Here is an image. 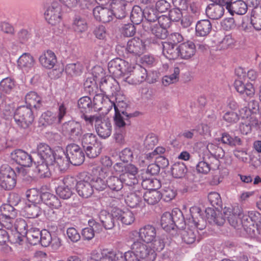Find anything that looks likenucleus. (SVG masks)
<instances>
[{
	"instance_id": "obj_1",
	"label": "nucleus",
	"mask_w": 261,
	"mask_h": 261,
	"mask_svg": "<svg viewBox=\"0 0 261 261\" xmlns=\"http://www.w3.org/2000/svg\"><path fill=\"white\" fill-rule=\"evenodd\" d=\"M191 217L187 219L185 223L189 227L182 231V240L187 244H192L196 239L197 230H203L206 227V222L201 217V211L199 207L193 206L190 210Z\"/></svg>"
},
{
	"instance_id": "obj_2",
	"label": "nucleus",
	"mask_w": 261,
	"mask_h": 261,
	"mask_svg": "<svg viewBox=\"0 0 261 261\" xmlns=\"http://www.w3.org/2000/svg\"><path fill=\"white\" fill-rule=\"evenodd\" d=\"M114 168L117 172H121L120 178L123 184L128 186L138 185V168L133 164L123 166L121 163H117L114 166Z\"/></svg>"
},
{
	"instance_id": "obj_3",
	"label": "nucleus",
	"mask_w": 261,
	"mask_h": 261,
	"mask_svg": "<svg viewBox=\"0 0 261 261\" xmlns=\"http://www.w3.org/2000/svg\"><path fill=\"white\" fill-rule=\"evenodd\" d=\"M108 68L109 73L112 75L116 77L122 76L124 78L129 73H131L133 68L128 62L120 58H116L109 62Z\"/></svg>"
},
{
	"instance_id": "obj_4",
	"label": "nucleus",
	"mask_w": 261,
	"mask_h": 261,
	"mask_svg": "<svg viewBox=\"0 0 261 261\" xmlns=\"http://www.w3.org/2000/svg\"><path fill=\"white\" fill-rule=\"evenodd\" d=\"M110 103L111 109L114 107L115 110V116L114 120L115 123V129H125L127 124H129L128 119L132 116V114H128L121 108V105L124 104L123 102H116V103L108 100Z\"/></svg>"
},
{
	"instance_id": "obj_5",
	"label": "nucleus",
	"mask_w": 261,
	"mask_h": 261,
	"mask_svg": "<svg viewBox=\"0 0 261 261\" xmlns=\"http://www.w3.org/2000/svg\"><path fill=\"white\" fill-rule=\"evenodd\" d=\"M14 119L19 126L26 128L32 123L34 116L31 108L28 106H21L16 109Z\"/></svg>"
},
{
	"instance_id": "obj_6",
	"label": "nucleus",
	"mask_w": 261,
	"mask_h": 261,
	"mask_svg": "<svg viewBox=\"0 0 261 261\" xmlns=\"http://www.w3.org/2000/svg\"><path fill=\"white\" fill-rule=\"evenodd\" d=\"M16 183L15 171L8 165L0 167V186L4 189H12Z\"/></svg>"
},
{
	"instance_id": "obj_7",
	"label": "nucleus",
	"mask_w": 261,
	"mask_h": 261,
	"mask_svg": "<svg viewBox=\"0 0 261 261\" xmlns=\"http://www.w3.org/2000/svg\"><path fill=\"white\" fill-rule=\"evenodd\" d=\"M131 249L136 252L141 261L146 259L148 261H153L156 257V253L149 247V244H144L140 241H136L132 245Z\"/></svg>"
},
{
	"instance_id": "obj_8",
	"label": "nucleus",
	"mask_w": 261,
	"mask_h": 261,
	"mask_svg": "<svg viewBox=\"0 0 261 261\" xmlns=\"http://www.w3.org/2000/svg\"><path fill=\"white\" fill-rule=\"evenodd\" d=\"M223 213L230 225L236 229H241V219L242 216H243V211L241 207L237 206L234 207L232 210L225 207L223 210Z\"/></svg>"
},
{
	"instance_id": "obj_9",
	"label": "nucleus",
	"mask_w": 261,
	"mask_h": 261,
	"mask_svg": "<svg viewBox=\"0 0 261 261\" xmlns=\"http://www.w3.org/2000/svg\"><path fill=\"white\" fill-rule=\"evenodd\" d=\"M132 70L130 75L124 77V81L132 85H138L146 81L147 78L146 69L140 66L137 65L132 66Z\"/></svg>"
},
{
	"instance_id": "obj_10",
	"label": "nucleus",
	"mask_w": 261,
	"mask_h": 261,
	"mask_svg": "<svg viewBox=\"0 0 261 261\" xmlns=\"http://www.w3.org/2000/svg\"><path fill=\"white\" fill-rule=\"evenodd\" d=\"M66 152L71 164L79 166L85 160V153L82 149L75 144H70L66 147Z\"/></svg>"
},
{
	"instance_id": "obj_11",
	"label": "nucleus",
	"mask_w": 261,
	"mask_h": 261,
	"mask_svg": "<svg viewBox=\"0 0 261 261\" xmlns=\"http://www.w3.org/2000/svg\"><path fill=\"white\" fill-rule=\"evenodd\" d=\"M61 7L56 2H53L45 12V19L51 25H55L61 20Z\"/></svg>"
},
{
	"instance_id": "obj_12",
	"label": "nucleus",
	"mask_w": 261,
	"mask_h": 261,
	"mask_svg": "<svg viewBox=\"0 0 261 261\" xmlns=\"http://www.w3.org/2000/svg\"><path fill=\"white\" fill-rule=\"evenodd\" d=\"M93 15L96 20L102 23L109 22L115 17L113 11L111 8L102 6L95 7L93 10Z\"/></svg>"
},
{
	"instance_id": "obj_13",
	"label": "nucleus",
	"mask_w": 261,
	"mask_h": 261,
	"mask_svg": "<svg viewBox=\"0 0 261 261\" xmlns=\"http://www.w3.org/2000/svg\"><path fill=\"white\" fill-rule=\"evenodd\" d=\"M76 181L73 177H66L63 179V185L59 186L56 189L58 196L64 199L69 198L73 194L72 189Z\"/></svg>"
},
{
	"instance_id": "obj_14",
	"label": "nucleus",
	"mask_w": 261,
	"mask_h": 261,
	"mask_svg": "<svg viewBox=\"0 0 261 261\" xmlns=\"http://www.w3.org/2000/svg\"><path fill=\"white\" fill-rule=\"evenodd\" d=\"M158 23L151 28L152 33L157 38L165 39L167 36V28L170 25L169 19L167 16L162 15L159 17Z\"/></svg>"
},
{
	"instance_id": "obj_15",
	"label": "nucleus",
	"mask_w": 261,
	"mask_h": 261,
	"mask_svg": "<svg viewBox=\"0 0 261 261\" xmlns=\"http://www.w3.org/2000/svg\"><path fill=\"white\" fill-rule=\"evenodd\" d=\"M126 50L128 53L137 58L144 53L145 46L142 40L138 38H134L127 42Z\"/></svg>"
},
{
	"instance_id": "obj_16",
	"label": "nucleus",
	"mask_w": 261,
	"mask_h": 261,
	"mask_svg": "<svg viewBox=\"0 0 261 261\" xmlns=\"http://www.w3.org/2000/svg\"><path fill=\"white\" fill-rule=\"evenodd\" d=\"M11 158L17 164L24 167L31 166L33 162L36 164L31 155L21 149H16L13 151L11 154Z\"/></svg>"
},
{
	"instance_id": "obj_17",
	"label": "nucleus",
	"mask_w": 261,
	"mask_h": 261,
	"mask_svg": "<svg viewBox=\"0 0 261 261\" xmlns=\"http://www.w3.org/2000/svg\"><path fill=\"white\" fill-rule=\"evenodd\" d=\"M38 156L41 162H46V164H54L55 151L45 143H40L37 147Z\"/></svg>"
},
{
	"instance_id": "obj_18",
	"label": "nucleus",
	"mask_w": 261,
	"mask_h": 261,
	"mask_svg": "<svg viewBox=\"0 0 261 261\" xmlns=\"http://www.w3.org/2000/svg\"><path fill=\"white\" fill-rule=\"evenodd\" d=\"M63 131L72 139H77L83 134L81 124L76 121H69L63 125Z\"/></svg>"
},
{
	"instance_id": "obj_19",
	"label": "nucleus",
	"mask_w": 261,
	"mask_h": 261,
	"mask_svg": "<svg viewBox=\"0 0 261 261\" xmlns=\"http://www.w3.org/2000/svg\"><path fill=\"white\" fill-rule=\"evenodd\" d=\"M88 177L81 180L76 184V189L79 195L83 198L90 197L94 193V190Z\"/></svg>"
},
{
	"instance_id": "obj_20",
	"label": "nucleus",
	"mask_w": 261,
	"mask_h": 261,
	"mask_svg": "<svg viewBox=\"0 0 261 261\" xmlns=\"http://www.w3.org/2000/svg\"><path fill=\"white\" fill-rule=\"evenodd\" d=\"M178 212L179 215L181 214V212L178 210L172 211V213H164L161 219V225L162 228L166 231H169L173 230L175 226V218L174 215Z\"/></svg>"
},
{
	"instance_id": "obj_21",
	"label": "nucleus",
	"mask_w": 261,
	"mask_h": 261,
	"mask_svg": "<svg viewBox=\"0 0 261 261\" xmlns=\"http://www.w3.org/2000/svg\"><path fill=\"white\" fill-rule=\"evenodd\" d=\"M113 216H115L117 220H119L125 225H131L135 220V217L134 213L127 208L123 210L114 208Z\"/></svg>"
},
{
	"instance_id": "obj_22",
	"label": "nucleus",
	"mask_w": 261,
	"mask_h": 261,
	"mask_svg": "<svg viewBox=\"0 0 261 261\" xmlns=\"http://www.w3.org/2000/svg\"><path fill=\"white\" fill-rule=\"evenodd\" d=\"M55 162L54 165H56L61 171L66 170L70 163L68 156L63 149L58 148L55 150Z\"/></svg>"
},
{
	"instance_id": "obj_23",
	"label": "nucleus",
	"mask_w": 261,
	"mask_h": 261,
	"mask_svg": "<svg viewBox=\"0 0 261 261\" xmlns=\"http://www.w3.org/2000/svg\"><path fill=\"white\" fill-rule=\"evenodd\" d=\"M138 234L140 239L147 244L152 242L156 238V229L150 225H147L140 228Z\"/></svg>"
},
{
	"instance_id": "obj_24",
	"label": "nucleus",
	"mask_w": 261,
	"mask_h": 261,
	"mask_svg": "<svg viewBox=\"0 0 261 261\" xmlns=\"http://www.w3.org/2000/svg\"><path fill=\"white\" fill-rule=\"evenodd\" d=\"M179 57L182 59H191L196 53V47L192 41H187L179 45Z\"/></svg>"
},
{
	"instance_id": "obj_25",
	"label": "nucleus",
	"mask_w": 261,
	"mask_h": 261,
	"mask_svg": "<svg viewBox=\"0 0 261 261\" xmlns=\"http://www.w3.org/2000/svg\"><path fill=\"white\" fill-rule=\"evenodd\" d=\"M226 4V9L231 15H233V14L244 15L246 13L248 9L247 5L242 0L231 3H228L227 0Z\"/></svg>"
},
{
	"instance_id": "obj_26",
	"label": "nucleus",
	"mask_w": 261,
	"mask_h": 261,
	"mask_svg": "<svg viewBox=\"0 0 261 261\" xmlns=\"http://www.w3.org/2000/svg\"><path fill=\"white\" fill-rule=\"evenodd\" d=\"M96 131L98 135L103 139L110 136L112 133V125L108 119H102L97 124H95Z\"/></svg>"
},
{
	"instance_id": "obj_27",
	"label": "nucleus",
	"mask_w": 261,
	"mask_h": 261,
	"mask_svg": "<svg viewBox=\"0 0 261 261\" xmlns=\"http://www.w3.org/2000/svg\"><path fill=\"white\" fill-rule=\"evenodd\" d=\"M17 65L23 72H28L34 66V58L29 53H24L18 59Z\"/></svg>"
},
{
	"instance_id": "obj_28",
	"label": "nucleus",
	"mask_w": 261,
	"mask_h": 261,
	"mask_svg": "<svg viewBox=\"0 0 261 261\" xmlns=\"http://www.w3.org/2000/svg\"><path fill=\"white\" fill-rule=\"evenodd\" d=\"M39 60L41 65L47 69L53 68L57 62L55 53L50 50L43 52L40 55Z\"/></svg>"
},
{
	"instance_id": "obj_29",
	"label": "nucleus",
	"mask_w": 261,
	"mask_h": 261,
	"mask_svg": "<svg viewBox=\"0 0 261 261\" xmlns=\"http://www.w3.org/2000/svg\"><path fill=\"white\" fill-rule=\"evenodd\" d=\"M163 45V54L169 60H174L179 57V46L177 47L174 43L164 42Z\"/></svg>"
},
{
	"instance_id": "obj_30",
	"label": "nucleus",
	"mask_w": 261,
	"mask_h": 261,
	"mask_svg": "<svg viewBox=\"0 0 261 261\" xmlns=\"http://www.w3.org/2000/svg\"><path fill=\"white\" fill-rule=\"evenodd\" d=\"M234 86L236 90L241 94L250 97L254 94L255 89L251 83H244L241 79H238L235 81Z\"/></svg>"
},
{
	"instance_id": "obj_31",
	"label": "nucleus",
	"mask_w": 261,
	"mask_h": 261,
	"mask_svg": "<svg viewBox=\"0 0 261 261\" xmlns=\"http://www.w3.org/2000/svg\"><path fill=\"white\" fill-rule=\"evenodd\" d=\"M100 163L101 167H96L92 169V173L96 174L95 172L98 171L100 172V175L102 177H107L111 171V168L113 164L112 161L110 158L107 156H104L101 158Z\"/></svg>"
},
{
	"instance_id": "obj_32",
	"label": "nucleus",
	"mask_w": 261,
	"mask_h": 261,
	"mask_svg": "<svg viewBox=\"0 0 261 261\" xmlns=\"http://www.w3.org/2000/svg\"><path fill=\"white\" fill-rule=\"evenodd\" d=\"M226 3L223 4H216L212 5L207 7L206 13L207 15L212 19H218L223 15L224 12V7L226 8Z\"/></svg>"
},
{
	"instance_id": "obj_33",
	"label": "nucleus",
	"mask_w": 261,
	"mask_h": 261,
	"mask_svg": "<svg viewBox=\"0 0 261 261\" xmlns=\"http://www.w3.org/2000/svg\"><path fill=\"white\" fill-rule=\"evenodd\" d=\"M241 219V228H243L245 231L250 236H255L256 232H259L260 229H257V226L254 224L252 221L250 220V218L246 214L243 213V216H242Z\"/></svg>"
},
{
	"instance_id": "obj_34",
	"label": "nucleus",
	"mask_w": 261,
	"mask_h": 261,
	"mask_svg": "<svg viewBox=\"0 0 261 261\" xmlns=\"http://www.w3.org/2000/svg\"><path fill=\"white\" fill-rule=\"evenodd\" d=\"M212 29V24L210 20L203 19L198 21L196 25V35L199 37L207 36Z\"/></svg>"
},
{
	"instance_id": "obj_35",
	"label": "nucleus",
	"mask_w": 261,
	"mask_h": 261,
	"mask_svg": "<svg viewBox=\"0 0 261 261\" xmlns=\"http://www.w3.org/2000/svg\"><path fill=\"white\" fill-rule=\"evenodd\" d=\"M114 208L112 213L110 214L106 211L100 212L99 217L101 223L106 229H111L115 225V219H117L115 216H113Z\"/></svg>"
},
{
	"instance_id": "obj_36",
	"label": "nucleus",
	"mask_w": 261,
	"mask_h": 261,
	"mask_svg": "<svg viewBox=\"0 0 261 261\" xmlns=\"http://www.w3.org/2000/svg\"><path fill=\"white\" fill-rule=\"evenodd\" d=\"M25 102L29 108L39 109L42 106L41 97L34 91H30L25 96Z\"/></svg>"
},
{
	"instance_id": "obj_37",
	"label": "nucleus",
	"mask_w": 261,
	"mask_h": 261,
	"mask_svg": "<svg viewBox=\"0 0 261 261\" xmlns=\"http://www.w3.org/2000/svg\"><path fill=\"white\" fill-rule=\"evenodd\" d=\"M206 217L211 222H213L218 225H223L226 218L224 213L218 212V214L212 208H207L205 210Z\"/></svg>"
},
{
	"instance_id": "obj_38",
	"label": "nucleus",
	"mask_w": 261,
	"mask_h": 261,
	"mask_svg": "<svg viewBox=\"0 0 261 261\" xmlns=\"http://www.w3.org/2000/svg\"><path fill=\"white\" fill-rule=\"evenodd\" d=\"M39 123L45 126L60 123L57 114L50 111H47L41 115L39 118Z\"/></svg>"
},
{
	"instance_id": "obj_39",
	"label": "nucleus",
	"mask_w": 261,
	"mask_h": 261,
	"mask_svg": "<svg viewBox=\"0 0 261 261\" xmlns=\"http://www.w3.org/2000/svg\"><path fill=\"white\" fill-rule=\"evenodd\" d=\"M143 196L142 190H138L129 194L125 199L126 204L132 208H135L139 205L142 202Z\"/></svg>"
},
{
	"instance_id": "obj_40",
	"label": "nucleus",
	"mask_w": 261,
	"mask_h": 261,
	"mask_svg": "<svg viewBox=\"0 0 261 261\" xmlns=\"http://www.w3.org/2000/svg\"><path fill=\"white\" fill-rule=\"evenodd\" d=\"M42 201L52 209H58L61 206V202L58 197L48 192L43 193Z\"/></svg>"
},
{
	"instance_id": "obj_41",
	"label": "nucleus",
	"mask_w": 261,
	"mask_h": 261,
	"mask_svg": "<svg viewBox=\"0 0 261 261\" xmlns=\"http://www.w3.org/2000/svg\"><path fill=\"white\" fill-rule=\"evenodd\" d=\"M143 192V196L144 201L148 204L154 205L157 203L161 198V193L156 190Z\"/></svg>"
},
{
	"instance_id": "obj_42",
	"label": "nucleus",
	"mask_w": 261,
	"mask_h": 261,
	"mask_svg": "<svg viewBox=\"0 0 261 261\" xmlns=\"http://www.w3.org/2000/svg\"><path fill=\"white\" fill-rule=\"evenodd\" d=\"M97 176L93 178L92 179H89L93 189L97 191H102L106 189L107 187V181H106L104 179L106 177H102L100 175V172L98 171L95 172Z\"/></svg>"
},
{
	"instance_id": "obj_43",
	"label": "nucleus",
	"mask_w": 261,
	"mask_h": 261,
	"mask_svg": "<svg viewBox=\"0 0 261 261\" xmlns=\"http://www.w3.org/2000/svg\"><path fill=\"white\" fill-rule=\"evenodd\" d=\"M72 28L74 32L77 33H82L87 31L88 29L87 22L85 18L80 16H76L73 19Z\"/></svg>"
},
{
	"instance_id": "obj_44",
	"label": "nucleus",
	"mask_w": 261,
	"mask_h": 261,
	"mask_svg": "<svg viewBox=\"0 0 261 261\" xmlns=\"http://www.w3.org/2000/svg\"><path fill=\"white\" fill-rule=\"evenodd\" d=\"M107 184L112 191L118 192L122 189L123 182L120 176H111L107 180Z\"/></svg>"
},
{
	"instance_id": "obj_45",
	"label": "nucleus",
	"mask_w": 261,
	"mask_h": 261,
	"mask_svg": "<svg viewBox=\"0 0 261 261\" xmlns=\"http://www.w3.org/2000/svg\"><path fill=\"white\" fill-rule=\"evenodd\" d=\"M251 23L255 30H261V6L256 7L252 10Z\"/></svg>"
},
{
	"instance_id": "obj_46",
	"label": "nucleus",
	"mask_w": 261,
	"mask_h": 261,
	"mask_svg": "<svg viewBox=\"0 0 261 261\" xmlns=\"http://www.w3.org/2000/svg\"><path fill=\"white\" fill-rule=\"evenodd\" d=\"M41 231L36 228H31L25 234L29 243L35 245L39 243Z\"/></svg>"
},
{
	"instance_id": "obj_47",
	"label": "nucleus",
	"mask_w": 261,
	"mask_h": 261,
	"mask_svg": "<svg viewBox=\"0 0 261 261\" xmlns=\"http://www.w3.org/2000/svg\"><path fill=\"white\" fill-rule=\"evenodd\" d=\"M78 108L84 113L89 112L93 108L91 98L88 96L81 97L78 101Z\"/></svg>"
},
{
	"instance_id": "obj_48",
	"label": "nucleus",
	"mask_w": 261,
	"mask_h": 261,
	"mask_svg": "<svg viewBox=\"0 0 261 261\" xmlns=\"http://www.w3.org/2000/svg\"><path fill=\"white\" fill-rule=\"evenodd\" d=\"M187 171L186 165L183 163H176L172 167L171 172L175 178H182L185 176Z\"/></svg>"
},
{
	"instance_id": "obj_49",
	"label": "nucleus",
	"mask_w": 261,
	"mask_h": 261,
	"mask_svg": "<svg viewBox=\"0 0 261 261\" xmlns=\"http://www.w3.org/2000/svg\"><path fill=\"white\" fill-rule=\"evenodd\" d=\"M26 196L29 201L32 203H39L42 201L43 193L41 194L40 191L37 189L33 188L28 190L26 192Z\"/></svg>"
},
{
	"instance_id": "obj_50",
	"label": "nucleus",
	"mask_w": 261,
	"mask_h": 261,
	"mask_svg": "<svg viewBox=\"0 0 261 261\" xmlns=\"http://www.w3.org/2000/svg\"><path fill=\"white\" fill-rule=\"evenodd\" d=\"M81 142L85 148L88 147V146L96 145L97 143H100L98 141L96 135L91 133L83 135L81 138Z\"/></svg>"
},
{
	"instance_id": "obj_51",
	"label": "nucleus",
	"mask_w": 261,
	"mask_h": 261,
	"mask_svg": "<svg viewBox=\"0 0 261 261\" xmlns=\"http://www.w3.org/2000/svg\"><path fill=\"white\" fill-rule=\"evenodd\" d=\"M221 141L223 143L231 146L242 144V140L239 137L230 136L227 133H224L222 135Z\"/></svg>"
},
{
	"instance_id": "obj_52",
	"label": "nucleus",
	"mask_w": 261,
	"mask_h": 261,
	"mask_svg": "<svg viewBox=\"0 0 261 261\" xmlns=\"http://www.w3.org/2000/svg\"><path fill=\"white\" fill-rule=\"evenodd\" d=\"M141 185L144 189L148 191L157 190L161 187V183L159 180L147 177L143 178Z\"/></svg>"
},
{
	"instance_id": "obj_53",
	"label": "nucleus",
	"mask_w": 261,
	"mask_h": 261,
	"mask_svg": "<svg viewBox=\"0 0 261 261\" xmlns=\"http://www.w3.org/2000/svg\"><path fill=\"white\" fill-rule=\"evenodd\" d=\"M37 163L36 169L39 176L41 177H49L50 175L49 166L54 164H46V162H41L40 160L37 161Z\"/></svg>"
},
{
	"instance_id": "obj_54",
	"label": "nucleus",
	"mask_w": 261,
	"mask_h": 261,
	"mask_svg": "<svg viewBox=\"0 0 261 261\" xmlns=\"http://www.w3.org/2000/svg\"><path fill=\"white\" fill-rule=\"evenodd\" d=\"M38 204L32 203L25 207V212L29 218H35L42 214V208Z\"/></svg>"
},
{
	"instance_id": "obj_55",
	"label": "nucleus",
	"mask_w": 261,
	"mask_h": 261,
	"mask_svg": "<svg viewBox=\"0 0 261 261\" xmlns=\"http://www.w3.org/2000/svg\"><path fill=\"white\" fill-rule=\"evenodd\" d=\"M83 69V66L80 62L71 63L67 65L65 67V72L71 76H75L80 74Z\"/></svg>"
},
{
	"instance_id": "obj_56",
	"label": "nucleus",
	"mask_w": 261,
	"mask_h": 261,
	"mask_svg": "<svg viewBox=\"0 0 261 261\" xmlns=\"http://www.w3.org/2000/svg\"><path fill=\"white\" fill-rule=\"evenodd\" d=\"M180 69L178 67H174L172 73L169 75H166L163 79V83L165 86L177 82L179 79Z\"/></svg>"
},
{
	"instance_id": "obj_57",
	"label": "nucleus",
	"mask_w": 261,
	"mask_h": 261,
	"mask_svg": "<svg viewBox=\"0 0 261 261\" xmlns=\"http://www.w3.org/2000/svg\"><path fill=\"white\" fill-rule=\"evenodd\" d=\"M143 16L144 11H142L140 7L135 6L133 7L130 14V19L133 23L140 24L143 20Z\"/></svg>"
},
{
	"instance_id": "obj_58",
	"label": "nucleus",
	"mask_w": 261,
	"mask_h": 261,
	"mask_svg": "<svg viewBox=\"0 0 261 261\" xmlns=\"http://www.w3.org/2000/svg\"><path fill=\"white\" fill-rule=\"evenodd\" d=\"M85 148V152L87 156L89 158H95L101 153L102 145L100 142L96 145L88 146Z\"/></svg>"
},
{
	"instance_id": "obj_59",
	"label": "nucleus",
	"mask_w": 261,
	"mask_h": 261,
	"mask_svg": "<svg viewBox=\"0 0 261 261\" xmlns=\"http://www.w3.org/2000/svg\"><path fill=\"white\" fill-rule=\"evenodd\" d=\"M14 86V81L9 77L4 79L0 82V89L6 93H10Z\"/></svg>"
},
{
	"instance_id": "obj_60",
	"label": "nucleus",
	"mask_w": 261,
	"mask_h": 261,
	"mask_svg": "<svg viewBox=\"0 0 261 261\" xmlns=\"http://www.w3.org/2000/svg\"><path fill=\"white\" fill-rule=\"evenodd\" d=\"M158 137L154 134H149L144 141V147L146 150L152 149L158 143Z\"/></svg>"
},
{
	"instance_id": "obj_61",
	"label": "nucleus",
	"mask_w": 261,
	"mask_h": 261,
	"mask_svg": "<svg viewBox=\"0 0 261 261\" xmlns=\"http://www.w3.org/2000/svg\"><path fill=\"white\" fill-rule=\"evenodd\" d=\"M177 194L176 190L173 187L165 188L161 193V198L165 201L169 202L173 199Z\"/></svg>"
},
{
	"instance_id": "obj_62",
	"label": "nucleus",
	"mask_w": 261,
	"mask_h": 261,
	"mask_svg": "<svg viewBox=\"0 0 261 261\" xmlns=\"http://www.w3.org/2000/svg\"><path fill=\"white\" fill-rule=\"evenodd\" d=\"M15 217L13 213L10 216H0V225L7 229H13Z\"/></svg>"
},
{
	"instance_id": "obj_63",
	"label": "nucleus",
	"mask_w": 261,
	"mask_h": 261,
	"mask_svg": "<svg viewBox=\"0 0 261 261\" xmlns=\"http://www.w3.org/2000/svg\"><path fill=\"white\" fill-rule=\"evenodd\" d=\"M208 200L211 204L216 208L221 207L222 202L220 194L215 192H211L207 196Z\"/></svg>"
},
{
	"instance_id": "obj_64",
	"label": "nucleus",
	"mask_w": 261,
	"mask_h": 261,
	"mask_svg": "<svg viewBox=\"0 0 261 261\" xmlns=\"http://www.w3.org/2000/svg\"><path fill=\"white\" fill-rule=\"evenodd\" d=\"M144 17L148 22H153L157 20L159 21V17L157 11L153 8H146L144 11Z\"/></svg>"
}]
</instances>
